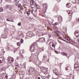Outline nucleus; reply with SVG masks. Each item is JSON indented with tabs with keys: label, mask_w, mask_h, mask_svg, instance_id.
I'll use <instances>...</instances> for the list:
<instances>
[{
	"label": "nucleus",
	"mask_w": 79,
	"mask_h": 79,
	"mask_svg": "<svg viewBox=\"0 0 79 79\" xmlns=\"http://www.w3.org/2000/svg\"><path fill=\"white\" fill-rule=\"evenodd\" d=\"M50 45V49L52 50H54L55 49V46L53 43L52 42H50L49 43Z\"/></svg>",
	"instance_id": "obj_1"
},
{
	"label": "nucleus",
	"mask_w": 79,
	"mask_h": 79,
	"mask_svg": "<svg viewBox=\"0 0 79 79\" xmlns=\"http://www.w3.org/2000/svg\"><path fill=\"white\" fill-rule=\"evenodd\" d=\"M53 73L57 76H60V73H59V72H58V70L56 69H55L54 70H53Z\"/></svg>",
	"instance_id": "obj_2"
},
{
	"label": "nucleus",
	"mask_w": 79,
	"mask_h": 79,
	"mask_svg": "<svg viewBox=\"0 0 79 79\" xmlns=\"http://www.w3.org/2000/svg\"><path fill=\"white\" fill-rule=\"evenodd\" d=\"M43 71L45 76H47V73H48V68L44 67L43 69Z\"/></svg>",
	"instance_id": "obj_3"
},
{
	"label": "nucleus",
	"mask_w": 79,
	"mask_h": 79,
	"mask_svg": "<svg viewBox=\"0 0 79 79\" xmlns=\"http://www.w3.org/2000/svg\"><path fill=\"white\" fill-rule=\"evenodd\" d=\"M38 41L40 42H41L42 43V42H45V39L44 37L40 38H39Z\"/></svg>",
	"instance_id": "obj_4"
},
{
	"label": "nucleus",
	"mask_w": 79,
	"mask_h": 79,
	"mask_svg": "<svg viewBox=\"0 0 79 79\" xmlns=\"http://www.w3.org/2000/svg\"><path fill=\"white\" fill-rule=\"evenodd\" d=\"M7 60L9 63H13V61H14V59H13V58H11V57H9L8 58Z\"/></svg>",
	"instance_id": "obj_5"
},
{
	"label": "nucleus",
	"mask_w": 79,
	"mask_h": 79,
	"mask_svg": "<svg viewBox=\"0 0 79 79\" xmlns=\"http://www.w3.org/2000/svg\"><path fill=\"white\" fill-rule=\"evenodd\" d=\"M6 48L7 50H12L13 48L10 46L7 45L6 47Z\"/></svg>",
	"instance_id": "obj_6"
},
{
	"label": "nucleus",
	"mask_w": 79,
	"mask_h": 79,
	"mask_svg": "<svg viewBox=\"0 0 79 79\" xmlns=\"http://www.w3.org/2000/svg\"><path fill=\"white\" fill-rule=\"evenodd\" d=\"M41 61H37L36 62V63H35V64H36V65H37L38 67H40V68L41 67Z\"/></svg>",
	"instance_id": "obj_7"
},
{
	"label": "nucleus",
	"mask_w": 79,
	"mask_h": 79,
	"mask_svg": "<svg viewBox=\"0 0 79 79\" xmlns=\"http://www.w3.org/2000/svg\"><path fill=\"white\" fill-rule=\"evenodd\" d=\"M74 35H76V37L77 38H78L79 36V31L78 30H77L75 32Z\"/></svg>",
	"instance_id": "obj_8"
},
{
	"label": "nucleus",
	"mask_w": 79,
	"mask_h": 79,
	"mask_svg": "<svg viewBox=\"0 0 79 79\" xmlns=\"http://www.w3.org/2000/svg\"><path fill=\"white\" fill-rule=\"evenodd\" d=\"M31 46H33V47L35 48H37V47H38L37 45V44L36 42H35L33 43V45Z\"/></svg>",
	"instance_id": "obj_9"
},
{
	"label": "nucleus",
	"mask_w": 79,
	"mask_h": 79,
	"mask_svg": "<svg viewBox=\"0 0 79 79\" xmlns=\"http://www.w3.org/2000/svg\"><path fill=\"white\" fill-rule=\"evenodd\" d=\"M6 7L7 9L10 10H11V9H12V6L10 5H6Z\"/></svg>",
	"instance_id": "obj_10"
},
{
	"label": "nucleus",
	"mask_w": 79,
	"mask_h": 79,
	"mask_svg": "<svg viewBox=\"0 0 79 79\" xmlns=\"http://www.w3.org/2000/svg\"><path fill=\"white\" fill-rule=\"evenodd\" d=\"M35 4H32L31 5V7L32 8H35V6H36V7H37V4L36 3H35Z\"/></svg>",
	"instance_id": "obj_11"
},
{
	"label": "nucleus",
	"mask_w": 79,
	"mask_h": 79,
	"mask_svg": "<svg viewBox=\"0 0 79 79\" xmlns=\"http://www.w3.org/2000/svg\"><path fill=\"white\" fill-rule=\"evenodd\" d=\"M5 59L2 57H0V63L5 62Z\"/></svg>",
	"instance_id": "obj_12"
},
{
	"label": "nucleus",
	"mask_w": 79,
	"mask_h": 79,
	"mask_svg": "<svg viewBox=\"0 0 79 79\" xmlns=\"http://www.w3.org/2000/svg\"><path fill=\"white\" fill-rule=\"evenodd\" d=\"M2 78H4L5 79H7L8 76H6V74H3L2 75Z\"/></svg>",
	"instance_id": "obj_13"
},
{
	"label": "nucleus",
	"mask_w": 79,
	"mask_h": 79,
	"mask_svg": "<svg viewBox=\"0 0 79 79\" xmlns=\"http://www.w3.org/2000/svg\"><path fill=\"white\" fill-rule=\"evenodd\" d=\"M1 37L2 38H3V39H6V34H3L1 35Z\"/></svg>",
	"instance_id": "obj_14"
},
{
	"label": "nucleus",
	"mask_w": 79,
	"mask_h": 79,
	"mask_svg": "<svg viewBox=\"0 0 79 79\" xmlns=\"http://www.w3.org/2000/svg\"><path fill=\"white\" fill-rule=\"evenodd\" d=\"M34 48H35L34 47V46H31V48H30V50L31 52H34Z\"/></svg>",
	"instance_id": "obj_15"
},
{
	"label": "nucleus",
	"mask_w": 79,
	"mask_h": 79,
	"mask_svg": "<svg viewBox=\"0 0 79 79\" xmlns=\"http://www.w3.org/2000/svg\"><path fill=\"white\" fill-rule=\"evenodd\" d=\"M71 6V4L69 3H68L66 5V6L67 8H69Z\"/></svg>",
	"instance_id": "obj_16"
},
{
	"label": "nucleus",
	"mask_w": 79,
	"mask_h": 79,
	"mask_svg": "<svg viewBox=\"0 0 79 79\" xmlns=\"http://www.w3.org/2000/svg\"><path fill=\"white\" fill-rule=\"evenodd\" d=\"M34 35L32 33H31L29 35V37H34Z\"/></svg>",
	"instance_id": "obj_17"
},
{
	"label": "nucleus",
	"mask_w": 79,
	"mask_h": 79,
	"mask_svg": "<svg viewBox=\"0 0 79 79\" xmlns=\"http://www.w3.org/2000/svg\"><path fill=\"white\" fill-rule=\"evenodd\" d=\"M61 54L63 56H67V53H65V52H61Z\"/></svg>",
	"instance_id": "obj_18"
},
{
	"label": "nucleus",
	"mask_w": 79,
	"mask_h": 79,
	"mask_svg": "<svg viewBox=\"0 0 79 79\" xmlns=\"http://www.w3.org/2000/svg\"><path fill=\"white\" fill-rule=\"evenodd\" d=\"M48 57L47 56H46L45 55H44L43 56V60H47Z\"/></svg>",
	"instance_id": "obj_19"
},
{
	"label": "nucleus",
	"mask_w": 79,
	"mask_h": 79,
	"mask_svg": "<svg viewBox=\"0 0 79 79\" xmlns=\"http://www.w3.org/2000/svg\"><path fill=\"white\" fill-rule=\"evenodd\" d=\"M43 51H44V48H40V52H42Z\"/></svg>",
	"instance_id": "obj_20"
},
{
	"label": "nucleus",
	"mask_w": 79,
	"mask_h": 79,
	"mask_svg": "<svg viewBox=\"0 0 79 79\" xmlns=\"http://www.w3.org/2000/svg\"><path fill=\"white\" fill-rule=\"evenodd\" d=\"M79 66L77 65V64H74V68L75 69H76V68H78Z\"/></svg>",
	"instance_id": "obj_21"
},
{
	"label": "nucleus",
	"mask_w": 79,
	"mask_h": 79,
	"mask_svg": "<svg viewBox=\"0 0 79 79\" xmlns=\"http://www.w3.org/2000/svg\"><path fill=\"white\" fill-rule=\"evenodd\" d=\"M5 70V68L4 67H0V71H4Z\"/></svg>",
	"instance_id": "obj_22"
},
{
	"label": "nucleus",
	"mask_w": 79,
	"mask_h": 79,
	"mask_svg": "<svg viewBox=\"0 0 79 79\" xmlns=\"http://www.w3.org/2000/svg\"><path fill=\"white\" fill-rule=\"evenodd\" d=\"M46 76L47 78H48V79L50 77V76L49 75V74H48V73H46Z\"/></svg>",
	"instance_id": "obj_23"
},
{
	"label": "nucleus",
	"mask_w": 79,
	"mask_h": 79,
	"mask_svg": "<svg viewBox=\"0 0 79 79\" xmlns=\"http://www.w3.org/2000/svg\"><path fill=\"white\" fill-rule=\"evenodd\" d=\"M73 13H72V11H70V12H69L68 14L69 15V16H72V15H73Z\"/></svg>",
	"instance_id": "obj_24"
},
{
	"label": "nucleus",
	"mask_w": 79,
	"mask_h": 79,
	"mask_svg": "<svg viewBox=\"0 0 79 79\" xmlns=\"http://www.w3.org/2000/svg\"><path fill=\"white\" fill-rule=\"evenodd\" d=\"M69 67H67L66 68L65 70L66 71H69Z\"/></svg>",
	"instance_id": "obj_25"
},
{
	"label": "nucleus",
	"mask_w": 79,
	"mask_h": 79,
	"mask_svg": "<svg viewBox=\"0 0 79 79\" xmlns=\"http://www.w3.org/2000/svg\"><path fill=\"white\" fill-rule=\"evenodd\" d=\"M55 10H59V7L57 6L55 7Z\"/></svg>",
	"instance_id": "obj_26"
},
{
	"label": "nucleus",
	"mask_w": 79,
	"mask_h": 79,
	"mask_svg": "<svg viewBox=\"0 0 79 79\" xmlns=\"http://www.w3.org/2000/svg\"><path fill=\"white\" fill-rule=\"evenodd\" d=\"M17 45L18 46H20V45H21V43H20V42H18L17 43Z\"/></svg>",
	"instance_id": "obj_27"
},
{
	"label": "nucleus",
	"mask_w": 79,
	"mask_h": 79,
	"mask_svg": "<svg viewBox=\"0 0 79 79\" xmlns=\"http://www.w3.org/2000/svg\"><path fill=\"white\" fill-rule=\"evenodd\" d=\"M3 11V9L2 8V7L0 8V12H2Z\"/></svg>",
	"instance_id": "obj_28"
},
{
	"label": "nucleus",
	"mask_w": 79,
	"mask_h": 79,
	"mask_svg": "<svg viewBox=\"0 0 79 79\" xmlns=\"http://www.w3.org/2000/svg\"><path fill=\"white\" fill-rule=\"evenodd\" d=\"M34 3V0H31L30 1V3Z\"/></svg>",
	"instance_id": "obj_29"
},
{
	"label": "nucleus",
	"mask_w": 79,
	"mask_h": 79,
	"mask_svg": "<svg viewBox=\"0 0 79 79\" xmlns=\"http://www.w3.org/2000/svg\"><path fill=\"white\" fill-rule=\"evenodd\" d=\"M18 2H17V1H16L15 3L16 6H18Z\"/></svg>",
	"instance_id": "obj_30"
},
{
	"label": "nucleus",
	"mask_w": 79,
	"mask_h": 79,
	"mask_svg": "<svg viewBox=\"0 0 79 79\" xmlns=\"http://www.w3.org/2000/svg\"><path fill=\"white\" fill-rule=\"evenodd\" d=\"M2 52H1V55H4V53H5V51H3Z\"/></svg>",
	"instance_id": "obj_31"
},
{
	"label": "nucleus",
	"mask_w": 79,
	"mask_h": 79,
	"mask_svg": "<svg viewBox=\"0 0 79 79\" xmlns=\"http://www.w3.org/2000/svg\"><path fill=\"white\" fill-rule=\"evenodd\" d=\"M23 42H24V40L23 39H21L20 40V42L22 44V43H23Z\"/></svg>",
	"instance_id": "obj_32"
},
{
	"label": "nucleus",
	"mask_w": 79,
	"mask_h": 79,
	"mask_svg": "<svg viewBox=\"0 0 79 79\" xmlns=\"http://www.w3.org/2000/svg\"><path fill=\"white\" fill-rule=\"evenodd\" d=\"M18 7H21V4H19L18 5Z\"/></svg>",
	"instance_id": "obj_33"
},
{
	"label": "nucleus",
	"mask_w": 79,
	"mask_h": 79,
	"mask_svg": "<svg viewBox=\"0 0 79 79\" xmlns=\"http://www.w3.org/2000/svg\"><path fill=\"white\" fill-rule=\"evenodd\" d=\"M30 13V11H28L27 12V15H29V14Z\"/></svg>",
	"instance_id": "obj_34"
},
{
	"label": "nucleus",
	"mask_w": 79,
	"mask_h": 79,
	"mask_svg": "<svg viewBox=\"0 0 79 79\" xmlns=\"http://www.w3.org/2000/svg\"><path fill=\"white\" fill-rule=\"evenodd\" d=\"M15 66L17 69H18V65H16V64H15Z\"/></svg>",
	"instance_id": "obj_35"
},
{
	"label": "nucleus",
	"mask_w": 79,
	"mask_h": 79,
	"mask_svg": "<svg viewBox=\"0 0 79 79\" xmlns=\"http://www.w3.org/2000/svg\"><path fill=\"white\" fill-rule=\"evenodd\" d=\"M57 24H58V23H57V22H56V23H55L54 24V25H55V26H56V25H57Z\"/></svg>",
	"instance_id": "obj_36"
},
{
	"label": "nucleus",
	"mask_w": 79,
	"mask_h": 79,
	"mask_svg": "<svg viewBox=\"0 0 79 79\" xmlns=\"http://www.w3.org/2000/svg\"><path fill=\"white\" fill-rule=\"evenodd\" d=\"M38 79H43V78L42 77H41V78L40 77H38Z\"/></svg>",
	"instance_id": "obj_37"
},
{
	"label": "nucleus",
	"mask_w": 79,
	"mask_h": 79,
	"mask_svg": "<svg viewBox=\"0 0 79 79\" xmlns=\"http://www.w3.org/2000/svg\"><path fill=\"white\" fill-rule=\"evenodd\" d=\"M18 26H21V23H18Z\"/></svg>",
	"instance_id": "obj_38"
},
{
	"label": "nucleus",
	"mask_w": 79,
	"mask_h": 79,
	"mask_svg": "<svg viewBox=\"0 0 79 79\" xmlns=\"http://www.w3.org/2000/svg\"><path fill=\"white\" fill-rule=\"evenodd\" d=\"M46 60V61H47V62H48V61H49V59L48 58V57L47 58V59Z\"/></svg>",
	"instance_id": "obj_39"
},
{
	"label": "nucleus",
	"mask_w": 79,
	"mask_h": 79,
	"mask_svg": "<svg viewBox=\"0 0 79 79\" xmlns=\"http://www.w3.org/2000/svg\"><path fill=\"white\" fill-rule=\"evenodd\" d=\"M46 78H47V77H46H46L45 76H44L43 77V79H46Z\"/></svg>",
	"instance_id": "obj_40"
},
{
	"label": "nucleus",
	"mask_w": 79,
	"mask_h": 79,
	"mask_svg": "<svg viewBox=\"0 0 79 79\" xmlns=\"http://www.w3.org/2000/svg\"><path fill=\"white\" fill-rule=\"evenodd\" d=\"M63 40V41H64V42H67V43H68V42L67 41H66V40Z\"/></svg>",
	"instance_id": "obj_41"
},
{
	"label": "nucleus",
	"mask_w": 79,
	"mask_h": 79,
	"mask_svg": "<svg viewBox=\"0 0 79 79\" xmlns=\"http://www.w3.org/2000/svg\"><path fill=\"white\" fill-rule=\"evenodd\" d=\"M6 1H8V2H11V0H5Z\"/></svg>",
	"instance_id": "obj_42"
},
{
	"label": "nucleus",
	"mask_w": 79,
	"mask_h": 79,
	"mask_svg": "<svg viewBox=\"0 0 79 79\" xmlns=\"http://www.w3.org/2000/svg\"><path fill=\"white\" fill-rule=\"evenodd\" d=\"M71 11H69V10H67V13H68L69 14V12H71Z\"/></svg>",
	"instance_id": "obj_43"
},
{
	"label": "nucleus",
	"mask_w": 79,
	"mask_h": 79,
	"mask_svg": "<svg viewBox=\"0 0 79 79\" xmlns=\"http://www.w3.org/2000/svg\"><path fill=\"white\" fill-rule=\"evenodd\" d=\"M19 36H21V37H22L23 36V34L21 33L19 35Z\"/></svg>",
	"instance_id": "obj_44"
},
{
	"label": "nucleus",
	"mask_w": 79,
	"mask_h": 79,
	"mask_svg": "<svg viewBox=\"0 0 79 79\" xmlns=\"http://www.w3.org/2000/svg\"><path fill=\"white\" fill-rule=\"evenodd\" d=\"M31 57H30V60L29 61V62H31Z\"/></svg>",
	"instance_id": "obj_45"
},
{
	"label": "nucleus",
	"mask_w": 79,
	"mask_h": 79,
	"mask_svg": "<svg viewBox=\"0 0 79 79\" xmlns=\"http://www.w3.org/2000/svg\"><path fill=\"white\" fill-rule=\"evenodd\" d=\"M48 36L49 37V38H50V37H51V35H48Z\"/></svg>",
	"instance_id": "obj_46"
},
{
	"label": "nucleus",
	"mask_w": 79,
	"mask_h": 79,
	"mask_svg": "<svg viewBox=\"0 0 79 79\" xmlns=\"http://www.w3.org/2000/svg\"><path fill=\"white\" fill-rule=\"evenodd\" d=\"M67 58L69 59V56L68 55L67 56Z\"/></svg>",
	"instance_id": "obj_47"
},
{
	"label": "nucleus",
	"mask_w": 79,
	"mask_h": 79,
	"mask_svg": "<svg viewBox=\"0 0 79 79\" xmlns=\"http://www.w3.org/2000/svg\"><path fill=\"white\" fill-rule=\"evenodd\" d=\"M17 60H19V57H17Z\"/></svg>",
	"instance_id": "obj_48"
},
{
	"label": "nucleus",
	"mask_w": 79,
	"mask_h": 79,
	"mask_svg": "<svg viewBox=\"0 0 79 79\" xmlns=\"http://www.w3.org/2000/svg\"><path fill=\"white\" fill-rule=\"evenodd\" d=\"M33 15L34 16H35V17L37 16V15H35V14H33Z\"/></svg>",
	"instance_id": "obj_49"
},
{
	"label": "nucleus",
	"mask_w": 79,
	"mask_h": 79,
	"mask_svg": "<svg viewBox=\"0 0 79 79\" xmlns=\"http://www.w3.org/2000/svg\"><path fill=\"white\" fill-rule=\"evenodd\" d=\"M34 11V10H32L31 11V13L32 14H33V11Z\"/></svg>",
	"instance_id": "obj_50"
},
{
	"label": "nucleus",
	"mask_w": 79,
	"mask_h": 79,
	"mask_svg": "<svg viewBox=\"0 0 79 79\" xmlns=\"http://www.w3.org/2000/svg\"><path fill=\"white\" fill-rule=\"evenodd\" d=\"M77 71H78V70H79V68H78V67L77 68Z\"/></svg>",
	"instance_id": "obj_51"
},
{
	"label": "nucleus",
	"mask_w": 79,
	"mask_h": 79,
	"mask_svg": "<svg viewBox=\"0 0 79 79\" xmlns=\"http://www.w3.org/2000/svg\"><path fill=\"white\" fill-rule=\"evenodd\" d=\"M2 0H0V3H2Z\"/></svg>",
	"instance_id": "obj_52"
},
{
	"label": "nucleus",
	"mask_w": 79,
	"mask_h": 79,
	"mask_svg": "<svg viewBox=\"0 0 79 79\" xmlns=\"http://www.w3.org/2000/svg\"><path fill=\"white\" fill-rule=\"evenodd\" d=\"M7 21H10V20H8V19L6 20Z\"/></svg>",
	"instance_id": "obj_53"
},
{
	"label": "nucleus",
	"mask_w": 79,
	"mask_h": 79,
	"mask_svg": "<svg viewBox=\"0 0 79 79\" xmlns=\"http://www.w3.org/2000/svg\"><path fill=\"white\" fill-rule=\"evenodd\" d=\"M24 58V57L23 56H22V58Z\"/></svg>",
	"instance_id": "obj_54"
},
{
	"label": "nucleus",
	"mask_w": 79,
	"mask_h": 79,
	"mask_svg": "<svg viewBox=\"0 0 79 79\" xmlns=\"http://www.w3.org/2000/svg\"><path fill=\"white\" fill-rule=\"evenodd\" d=\"M78 41L79 42V38L78 39Z\"/></svg>",
	"instance_id": "obj_55"
},
{
	"label": "nucleus",
	"mask_w": 79,
	"mask_h": 79,
	"mask_svg": "<svg viewBox=\"0 0 79 79\" xmlns=\"http://www.w3.org/2000/svg\"><path fill=\"white\" fill-rule=\"evenodd\" d=\"M23 8H21V9H20V10H23Z\"/></svg>",
	"instance_id": "obj_56"
},
{
	"label": "nucleus",
	"mask_w": 79,
	"mask_h": 79,
	"mask_svg": "<svg viewBox=\"0 0 79 79\" xmlns=\"http://www.w3.org/2000/svg\"><path fill=\"white\" fill-rule=\"evenodd\" d=\"M11 22H14V21L13 20H11Z\"/></svg>",
	"instance_id": "obj_57"
},
{
	"label": "nucleus",
	"mask_w": 79,
	"mask_h": 79,
	"mask_svg": "<svg viewBox=\"0 0 79 79\" xmlns=\"http://www.w3.org/2000/svg\"><path fill=\"white\" fill-rule=\"evenodd\" d=\"M12 20H10V21H10V22H11V21H12Z\"/></svg>",
	"instance_id": "obj_58"
},
{
	"label": "nucleus",
	"mask_w": 79,
	"mask_h": 79,
	"mask_svg": "<svg viewBox=\"0 0 79 79\" xmlns=\"http://www.w3.org/2000/svg\"><path fill=\"white\" fill-rule=\"evenodd\" d=\"M60 17H61V18L62 20V17H61V16H60Z\"/></svg>",
	"instance_id": "obj_59"
},
{
	"label": "nucleus",
	"mask_w": 79,
	"mask_h": 79,
	"mask_svg": "<svg viewBox=\"0 0 79 79\" xmlns=\"http://www.w3.org/2000/svg\"><path fill=\"white\" fill-rule=\"evenodd\" d=\"M29 72H31V70H30L29 71Z\"/></svg>",
	"instance_id": "obj_60"
},
{
	"label": "nucleus",
	"mask_w": 79,
	"mask_h": 79,
	"mask_svg": "<svg viewBox=\"0 0 79 79\" xmlns=\"http://www.w3.org/2000/svg\"><path fill=\"white\" fill-rule=\"evenodd\" d=\"M46 8H47V5H46Z\"/></svg>",
	"instance_id": "obj_61"
},
{
	"label": "nucleus",
	"mask_w": 79,
	"mask_h": 79,
	"mask_svg": "<svg viewBox=\"0 0 79 79\" xmlns=\"http://www.w3.org/2000/svg\"><path fill=\"white\" fill-rule=\"evenodd\" d=\"M25 68H26V66H25Z\"/></svg>",
	"instance_id": "obj_62"
},
{
	"label": "nucleus",
	"mask_w": 79,
	"mask_h": 79,
	"mask_svg": "<svg viewBox=\"0 0 79 79\" xmlns=\"http://www.w3.org/2000/svg\"><path fill=\"white\" fill-rule=\"evenodd\" d=\"M38 33H40V32H38Z\"/></svg>",
	"instance_id": "obj_63"
},
{
	"label": "nucleus",
	"mask_w": 79,
	"mask_h": 79,
	"mask_svg": "<svg viewBox=\"0 0 79 79\" xmlns=\"http://www.w3.org/2000/svg\"><path fill=\"white\" fill-rule=\"evenodd\" d=\"M78 0V1L79 2V0Z\"/></svg>",
	"instance_id": "obj_64"
}]
</instances>
